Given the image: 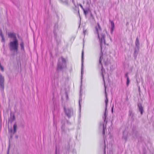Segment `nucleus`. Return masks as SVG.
<instances>
[{"mask_svg": "<svg viewBox=\"0 0 154 154\" xmlns=\"http://www.w3.org/2000/svg\"><path fill=\"white\" fill-rule=\"evenodd\" d=\"M105 95H106V99L105 100L106 107L105 109V112L104 113V116L103 117V119H104V122L105 121L106 117L107 116L106 114V110H107V104L108 102V99L107 97L106 91H105Z\"/></svg>", "mask_w": 154, "mask_h": 154, "instance_id": "423d86ee", "label": "nucleus"}, {"mask_svg": "<svg viewBox=\"0 0 154 154\" xmlns=\"http://www.w3.org/2000/svg\"><path fill=\"white\" fill-rule=\"evenodd\" d=\"M106 128V127H105L104 125H103V135H104L105 134V129Z\"/></svg>", "mask_w": 154, "mask_h": 154, "instance_id": "6ab92c4d", "label": "nucleus"}, {"mask_svg": "<svg viewBox=\"0 0 154 154\" xmlns=\"http://www.w3.org/2000/svg\"><path fill=\"white\" fill-rule=\"evenodd\" d=\"M9 148L8 149L7 154H9Z\"/></svg>", "mask_w": 154, "mask_h": 154, "instance_id": "cd10ccee", "label": "nucleus"}, {"mask_svg": "<svg viewBox=\"0 0 154 154\" xmlns=\"http://www.w3.org/2000/svg\"><path fill=\"white\" fill-rule=\"evenodd\" d=\"M82 102V98L81 97H80V99H79V106H80V109L81 103Z\"/></svg>", "mask_w": 154, "mask_h": 154, "instance_id": "a211bd4d", "label": "nucleus"}, {"mask_svg": "<svg viewBox=\"0 0 154 154\" xmlns=\"http://www.w3.org/2000/svg\"><path fill=\"white\" fill-rule=\"evenodd\" d=\"M130 80L129 78H127V82H126V85L127 86H128L129 84L130 83Z\"/></svg>", "mask_w": 154, "mask_h": 154, "instance_id": "f3484780", "label": "nucleus"}, {"mask_svg": "<svg viewBox=\"0 0 154 154\" xmlns=\"http://www.w3.org/2000/svg\"><path fill=\"white\" fill-rule=\"evenodd\" d=\"M129 115L131 117H132L133 116V114L132 112L130 111L129 112Z\"/></svg>", "mask_w": 154, "mask_h": 154, "instance_id": "aec40b11", "label": "nucleus"}, {"mask_svg": "<svg viewBox=\"0 0 154 154\" xmlns=\"http://www.w3.org/2000/svg\"><path fill=\"white\" fill-rule=\"evenodd\" d=\"M128 73H126L125 75V77L127 79V78H129L128 76Z\"/></svg>", "mask_w": 154, "mask_h": 154, "instance_id": "5701e85b", "label": "nucleus"}, {"mask_svg": "<svg viewBox=\"0 0 154 154\" xmlns=\"http://www.w3.org/2000/svg\"><path fill=\"white\" fill-rule=\"evenodd\" d=\"M64 112L65 114L68 118H70L73 115V110L71 108H64Z\"/></svg>", "mask_w": 154, "mask_h": 154, "instance_id": "20e7f679", "label": "nucleus"}, {"mask_svg": "<svg viewBox=\"0 0 154 154\" xmlns=\"http://www.w3.org/2000/svg\"><path fill=\"white\" fill-rule=\"evenodd\" d=\"M71 0L72 1V2L73 4L75 6V7H76L77 6H76V5L75 4L74 0Z\"/></svg>", "mask_w": 154, "mask_h": 154, "instance_id": "b1692460", "label": "nucleus"}, {"mask_svg": "<svg viewBox=\"0 0 154 154\" xmlns=\"http://www.w3.org/2000/svg\"><path fill=\"white\" fill-rule=\"evenodd\" d=\"M84 52L83 51L82 52V71H81V80L82 79V74H83V57Z\"/></svg>", "mask_w": 154, "mask_h": 154, "instance_id": "9b49d317", "label": "nucleus"}, {"mask_svg": "<svg viewBox=\"0 0 154 154\" xmlns=\"http://www.w3.org/2000/svg\"><path fill=\"white\" fill-rule=\"evenodd\" d=\"M86 32V30H84L83 33H84V35H85V34Z\"/></svg>", "mask_w": 154, "mask_h": 154, "instance_id": "393cba45", "label": "nucleus"}, {"mask_svg": "<svg viewBox=\"0 0 154 154\" xmlns=\"http://www.w3.org/2000/svg\"><path fill=\"white\" fill-rule=\"evenodd\" d=\"M105 148H104V153H105Z\"/></svg>", "mask_w": 154, "mask_h": 154, "instance_id": "c756f323", "label": "nucleus"}, {"mask_svg": "<svg viewBox=\"0 0 154 154\" xmlns=\"http://www.w3.org/2000/svg\"><path fill=\"white\" fill-rule=\"evenodd\" d=\"M11 117L9 119V121L11 122V123L15 119V117L14 115H12L11 114H10Z\"/></svg>", "mask_w": 154, "mask_h": 154, "instance_id": "9d476101", "label": "nucleus"}, {"mask_svg": "<svg viewBox=\"0 0 154 154\" xmlns=\"http://www.w3.org/2000/svg\"><path fill=\"white\" fill-rule=\"evenodd\" d=\"M56 154H57V149H56Z\"/></svg>", "mask_w": 154, "mask_h": 154, "instance_id": "2f4dec72", "label": "nucleus"}, {"mask_svg": "<svg viewBox=\"0 0 154 154\" xmlns=\"http://www.w3.org/2000/svg\"><path fill=\"white\" fill-rule=\"evenodd\" d=\"M66 62L65 59L61 57L58 60V63L57 64V69L58 70H61L62 69L66 68Z\"/></svg>", "mask_w": 154, "mask_h": 154, "instance_id": "7ed1b4c3", "label": "nucleus"}, {"mask_svg": "<svg viewBox=\"0 0 154 154\" xmlns=\"http://www.w3.org/2000/svg\"><path fill=\"white\" fill-rule=\"evenodd\" d=\"M139 41L138 39V38H136V41H135V45L138 48H138L139 46Z\"/></svg>", "mask_w": 154, "mask_h": 154, "instance_id": "ddd939ff", "label": "nucleus"}, {"mask_svg": "<svg viewBox=\"0 0 154 154\" xmlns=\"http://www.w3.org/2000/svg\"><path fill=\"white\" fill-rule=\"evenodd\" d=\"M85 14L86 15L87 13L88 12V11L85 10L84 9L83 10Z\"/></svg>", "mask_w": 154, "mask_h": 154, "instance_id": "4be33fe9", "label": "nucleus"}, {"mask_svg": "<svg viewBox=\"0 0 154 154\" xmlns=\"http://www.w3.org/2000/svg\"><path fill=\"white\" fill-rule=\"evenodd\" d=\"M0 36L2 38V42H4L5 39L4 38V36L2 34V31H1V32L0 33Z\"/></svg>", "mask_w": 154, "mask_h": 154, "instance_id": "dca6fc26", "label": "nucleus"}, {"mask_svg": "<svg viewBox=\"0 0 154 154\" xmlns=\"http://www.w3.org/2000/svg\"><path fill=\"white\" fill-rule=\"evenodd\" d=\"M94 34L97 35L99 40L100 48L102 50L103 45L105 44V35L102 33V30L99 23L95 27Z\"/></svg>", "mask_w": 154, "mask_h": 154, "instance_id": "f257e3e1", "label": "nucleus"}, {"mask_svg": "<svg viewBox=\"0 0 154 154\" xmlns=\"http://www.w3.org/2000/svg\"><path fill=\"white\" fill-rule=\"evenodd\" d=\"M11 131V132H12V129H11V131Z\"/></svg>", "mask_w": 154, "mask_h": 154, "instance_id": "7c9ffc66", "label": "nucleus"}, {"mask_svg": "<svg viewBox=\"0 0 154 154\" xmlns=\"http://www.w3.org/2000/svg\"><path fill=\"white\" fill-rule=\"evenodd\" d=\"M103 60V58H102V55H101L100 56V60H99V63L100 64V65L102 67V69H101V75L103 77V81L104 82V83H105V81H104V76H105V73L104 72H103V70H104V69H103V66H102V64L101 63V62ZM104 86L105 87V84H104Z\"/></svg>", "mask_w": 154, "mask_h": 154, "instance_id": "39448f33", "label": "nucleus"}, {"mask_svg": "<svg viewBox=\"0 0 154 154\" xmlns=\"http://www.w3.org/2000/svg\"><path fill=\"white\" fill-rule=\"evenodd\" d=\"M104 63H105V64H106V62H104Z\"/></svg>", "mask_w": 154, "mask_h": 154, "instance_id": "72a5a7b5", "label": "nucleus"}, {"mask_svg": "<svg viewBox=\"0 0 154 154\" xmlns=\"http://www.w3.org/2000/svg\"><path fill=\"white\" fill-rule=\"evenodd\" d=\"M112 112H113V106L112 107Z\"/></svg>", "mask_w": 154, "mask_h": 154, "instance_id": "c85d7f7f", "label": "nucleus"}, {"mask_svg": "<svg viewBox=\"0 0 154 154\" xmlns=\"http://www.w3.org/2000/svg\"><path fill=\"white\" fill-rule=\"evenodd\" d=\"M138 106L139 111L140 112L141 115L143 114V107L141 104H138Z\"/></svg>", "mask_w": 154, "mask_h": 154, "instance_id": "1a4fd4ad", "label": "nucleus"}, {"mask_svg": "<svg viewBox=\"0 0 154 154\" xmlns=\"http://www.w3.org/2000/svg\"><path fill=\"white\" fill-rule=\"evenodd\" d=\"M4 78L0 74V85L1 91H3L4 89Z\"/></svg>", "mask_w": 154, "mask_h": 154, "instance_id": "0eeeda50", "label": "nucleus"}, {"mask_svg": "<svg viewBox=\"0 0 154 154\" xmlns=\"http://www.w3.org/2000/svg\"><path fill=\"white\" fill-rule=\"evenodd\" d=\"M20 47L21 50L24 51V43L23 41H22L20 44Z\"/></svg>", "mask_w": 154, "mask_h": 154, "instance_id": "f8f14e48", "label": "nucleus"}, {"mask_svg": "<svg viewBox=\"0 0 154 154\" xmlns=\"http://www.w3.org/2000/svg\"><path fill=\"white\" fill-rule=\"evenodd\" d=\"M65 4L66 5H67L68 4V2L67 1H66L65 2Z\"/></svg>", "mask_w": 154, "mask_h": 154, "instance_id": "bb28decb", "label": "nucleus"}, {"mask_svg": "<svg viewBox=\"0 0 154 154\" xmlns=\"http://www.w3.org/2000/svg\"><path fill=\"white\" fill-rule=\"evenodd\" d=\"M80 6L81 7V8H82L83 10V9H84V8H83V6H82V5H81V4H80Z\"/></svg>", "mask_w": 154, "mask_h": 154, "instance_id": "a878e982", "label": "nucleus"}, {"mask_svg": "<svg viewBox=\"0 0 154 154\" xmlns=\"http://www.w3.org/2000/svg\"><path fill=\"white\" fill-rule=\"evenodd\" d=\"M138 53V50H137L136 49H135L134 52V56L135 59L137 58Z\"/></svg>", "mask_w": 154, "mask_h": 154, "instance_id": "4468645a", "label": "nucleus"}, {"mask_svg": "<svg viewBox=\"0 0 154 154\" xmlns=\"http://www.w3.org/2000/svg\"><path fill=\"white\" fill-rule=\"evenodd\" d=\"M110 28H111V33L112 34L114 30V22L112 21H110Z\"/></svg>", "mask_w": 154, "mask_h": 154, "instance_id": "6e6552de", "label": "nucleus"}, {"mask_svg": "<svg viewBox=\"0 0 154 154\" xmlns=\"http://www.w3.org/2000/svg\"><path fill=\"white\" fill-rule=\"evenodd\" d=\"M17 125L16 123H14L13 125L14 133L16 132Z\"/></svg>", "mask_w": 154, "mask_h": 154, "instance_id": "2eb2a0df", "label": "nucleus"}, {"mask_svg": "<svg viewBox=\"0 0 154 154\" xmlns=\"http://www.w3.org/2000/svg\"><path fill=\"white\" fill-rule=\"evenodd\" d=\"M0 68L2 71H4V68H3V67L1 65L0 63Z\"/></svg>", "mask_w": 154, "mask_h": 154, "instance_id": "412c9836", "label": "nucleus"}, {"mask_svg": "<svg viewBox=\"0 0 154 154\" xmlns=\"http://www.w3.org/2000/svg\"><path fill=\"white\" fill-rule=\"evenodd\" d=\"M8 35L9 37L13 38V40L10 41L9 43V46L10 50L17 51L19 44L16 34L14 33H8Z\"/></svg>", "mask_w": 154, "mask_h": 154, "instance_id": "f03ea898", "label": "nucleus"}, {"mask_svg": "<svg viewBox=\"0 0 154 154\" xmlns=\"http://www.w3.org/2000/svg\"><path fill=\"white\" fill-rule=\"evenodd\" d=\"M139 89L140 90V87H139Z\"/></svg>", "mask_w": 154, "mask_h": 154, "instance_id": "473e14b6", "label": "nucleus"}]
</instances>
